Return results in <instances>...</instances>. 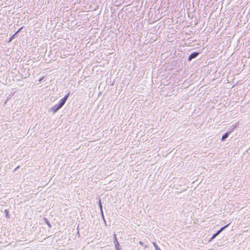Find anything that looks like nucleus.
Wrapping results in <instances>:
<instances>
[{"instance_id": "f257e3e1", "label": "nucleus", "mask_w": 250, "mask_h": 250, "mask_svg": "<svg viewBox=\"0 0 250 250\" xmlns=\"http://www.w3.org/2000/svg\"><path fill=\"white\" fill-rule=\"evenodd\" d=\"M199 54V53L197 52H194L191 53L188 56V61L190 62L193 59L196 58Z\"/></svg>"}, {"instance_id": "f03ea898", "label": "nucleus", "mask_w": 250, "mask_h": 250, "mask_svg": "<svg viewBox=\"0 0 250 250\" xmlns=\"http://www.w3.org/2000/svg\"><path fill=\"white\" fill-rule=\"evenodd\" d=\"M234 127L235 126H234L230 131H229L223 135L221 138L222 141L223 142L226 140V139L229 137V135L231 133V132L233 131Z\"/></svg>"}, {"instance_id": "7ed1b4c3", "label": "nucleus", "mask_w": 250, "mask_h": 250, "mask_svg": "<svg viewBox=\"0 0 250 250\" xmlns=\"http://www.w3.org/2000/svg\"><path fill=\"white\" fill-rule=\"evenodd\" d=\"M62 107L61 105H60L59 104H57L51 107V110L55 113Z\"/></svg>"}, {"instance_id": "20e7f679", "label": "nucleus", "mask_w": 250, "mask_h": 250, "mask_svg": "<svg viewBox=\"0 0 250 250\" xmlns=\"http://www.w3.org/2000/svg\"><path fill=\"white\" fill-rule=\"evenodd\" d=\"M116 242H115V247L116 250H121L120 248V244L118 241H117L116 238L115 237Z\"/></svg>"}, {"instance_id": "39448f33", "label": "nucleus", "mask_w": 250, "mask_h": 250, "mask_svg": "<svg viewBox=\"0 0 250 250\" xmlns=\"http://www.w3.org/2000/svg\"><path fill=\"white\" fill-rule=\"evenodd\" d=\"M98 205H99V208L100 209V212L103 211V206L102 204L101 200L100 198L99 199V201H98Z\"/></svg>"}, {"instance_id": "423d86ee", "label": "nucleus", "mask_w": 250, "mask_h": 250, "mask_svg": "<svg viewBox=\"0 0 250 250\" xmlns=\"http://www.w3.org/2000/svg\"><path fill=\"white\" fill-rule=\"evenodd\" d=\"M44 220L45 222V223L47 225V226H48L49 228L50 229L52 228V225L50 224L49 221H48V220L47 219V218H44Z\"/></svg>"}, {"instance_id": "0eeeda50", "label": "nucleus", "mask_w": 250, "mask_h": 250, "mask_svg": "<svg viewBox=\"0 0 250 250\" xmlns=\"http://www.w3.org/2000/svg\"><path fill=\"white\" fill-rule=\"evenodd\" d=\"M66 103L65 101H64L62 99H61L59 102V104L62 106V107L63 106V105L65 104V103Z\"/></svg>"}, {"instance_id": "6e6552de", "label": "nucleus", "mask_w": 250, "mask_h": 250, "mask_svg": "<svg viewBox=\"0 0 250 250\" xmlns=\"http://www.w3.org/2000/svg\"><path fill=\"white\" fill-rule=\"evenodd\" d=\"M17 35V32H15L9 39L8 41V42H11L15 38V37Z\"/></svg>"}, {"instance_id": "1a4fd4ad", "label": "nucleus", "mask_w": 250, "mask_h": 250, "mask_svg": "<svg viewBox=\"0 0 250 250\" xmlns=\"http://www.w3.org/2000/svg\"><path fill=\"white\" fill-rule=\"evenodd\" d=\"M70 95V92H68L67 94H66L63 98H62L64 101L66 102L68 97Z\"/></svg>"}, {"instance_id": "9d476101", "label": "nucleus", "mask_w": 250, "mask_h": 250, "mask_svg": "<svg viewBox=\"0 0 250 250\" xmlns=\"http://www.w3.org/2000/svg\"><path fill=\"white\" fill-rule=\"evenodd\" d=\"M70 95V92H68L67 94H66L63 98H62L64 101L66 102L68 97Z\"/></svg>"}, {"instance_id": "9b49d317", "label": "nucleus", "mask_w": 250, "mask_h": 250, "mask_svg": "<svg viewBox=\"0 0 250 250\" xmlns=\"http://www.w3.org/2000/svg\"><path fill=\"white\" fill-rule=\"evenodd\" d=\"M230 225V223L228 224L227 225L224 226V227H221L219 230L222 232L226 228H227L229 225Z\"/></svg>"}, {"instance_id": "f8f14e48", "label": "nucleus", "mask_w": 250, "mask_h": 250, "mask_svg": "<svg viewBox=\"0 0 250 250\" xmlns=\"http://www.w3.org/2000/svg\"><path fill=\"white\" fill-rule=\"evenodd\" d=\"M4 213H5V217L6 218H10V216H9V211H8V210L7 209H5Z\"/></svg>"}, {"instance_id": "ddd939ff", "label": "nucleus", "mask_w": 250, "mask_h": 250, "mask_svg": "<svg viewBox=\"0 0 250 250\" xmlns=\"http://www.w3.org/2000/svg\"><path fill=\"white\" fill-rule=\"evenodd\" d=\"M217 236H218L215 233L212 235L211 237L209 239L208 241L210 242L213 240Z\"/></svg>"}, {"instance_id": "4468645a", "label": "nucleus", "mask_w": 250, "mask_h": 250, "mask_svg": "<svg viewBox=\"0 0 250 250\" xmlns=\"http://www.w3.org/2000/svg\"><path fill=\"white\" fill-rule=\"evenodd\" d=\"M153 246L155 247V250H161L156 243H153Z\"/></svg>"}, {"instance_id": "2eb2a0df", "label": "nucleus", "mask_w": 250, "mask_h": 250, "mask_svg": "<svg viewBox=\"0 0 250 250\" xmlns=\"http://www.w3.org/2000/svg\"><path fill=\"white\" fill-rule=\"evenodd\" d=\"M11 95H9L7 96V97L6 99L5 100V102H4V104H5L7 103V102L10 100V99H11Z\"/></svg>"}, {"instance_id": "dca6fc26", "label": "nucleus", "mask_w": 250, "mask_h": 250, "mask_svg": "<svg viewBox=\"0 0 250 250\" xmlns=\"http://www.w3.org/2000/svg\"><path fill=\"white\" fill-rule=\"evenodd\" d=\"M139 244L142 246H144L145 248H147V246L146 245H144V243L142 241H140L139 242Z\"/></svg>"}, {"instance_id": "f3484780", "label": "nucleus", "mask_w": 250, "mask_h": 250, "mask_svg": "<svg viewBox=\"0 0 250 250\" xmlns=\"http://www.w3.org/2000/svg\"><path fill=\"white\" fill-rule=\"evenodd\" d=\"M100 213H101V216H102V219H103V220H104L105 218H104V212H103V211H102V212H100Z\"/></svg>"}, {"instance_id": "a211bd4d", "label": "nucleus", "mask_w": 250, "mask_h": 250, "mask_svg": "<svg viewBox=\"0 0 250 250\" xmlns=\"http://www.w3.org/2000/svg\"><path fill=\"white\" fill-rule=\"evenodd\" d=\"M23 26H22V27H21V28H20L18 29V30L16 32H17V34H18L19 32H20V31H21L23 29Z\"/></svg>"}, {"instance_id": "6ab92c4d", "label": "nucleus", "mask_w": 250, "mask_h": 250, "mask_svg": "<svg viewBox=\"0 0 250 250\" xmlns=\"http://www.w3.org/2000/svg\"><path fill=\"white\" fill-rule=\"evenodd\" d=\"M221 232V231L219 229L218 230H217L216 231V232L215 233L217 235H218Z\"/></svg>"}, {"instance_id": "aec40b11", "label": "nucleus", "mask_w": 250, "mask_h": 250, "mask_svg": "<svg viewBox=\"0 0 250 250\" xmlns=\"http://www.w3.org/2000/svg\"><path fill=\"white\" fill-rule=\"evenodd\" d=\"M77 234L78 235V236L80 237V232H79V231L78 230L77 231Z\"/></svg>"}, {"instance_id": "412c9836", "label": "nucleus", "mask_w": 250, "mask_h": 250, "mask_svg": "<svg viewBox=\"0 0 250 250\" xmlns=\"http://www.w3.org/2000/svg\"><path fill=\"white\" fill-rule=\"evenodd\" d=\"M105 225H106V221H105V219H104V220H103Z\"/></svg>"}, {"instance_id": "4be33fe9", "label": "nucleus", "mask_w": 250, "mask_h": 250, "mask_svg": "<svg viewBox=\"0 0 250 250\" xmlns=\"http://www.w3.org/2000/svg\"><path fill=\"white\" fill-rule=\"evenodd\" d=\"M18 167H17L16 168V169H15V170H16L17 168H18Z\"/></svg>"}]
</instances>
